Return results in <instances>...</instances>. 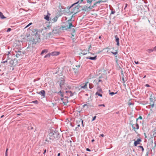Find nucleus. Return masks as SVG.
Masks as SVG:
<instances>
[{"label": "nucleus", "instance_id": "obj_39", "mask_svg": "<svg viewBox=\"0 0 156 156\" xmlns=\"http://www.w3.org/2000/svg\"><path fill=\"white\" fill-rule=\"evenodd\" d=\"M139 147H140V148H141V149H142V151H144V148H143V147L142 146H139Z\"/></svg>", "mask_w": 156, "mask_h": 156}, {"label": "nucleus", "instance_id": "obj_54", "mask_svg": "<svg viewBox=\"0 0 156 156\" xmlns=\"http://www.w3.org/2000/svg\"><path fill=\"white\" fill-rule=\"evenodd\" d=\"M145 86L146 87H150V86L149 84H147L145 85Z\"/></svg>", "mask_w": 156, "mask_h": 156}, {"label": "nucleus", "instance_id": "obj_18", "mask_svg": "<svg viewBox=\"0 0 156 156\" xmlns=\"http://www.w3.org/2000/svg\"><path fill=\"white\" fill-rule=\"evenodd\" d=\"M0 17L1 19H4L6 18L3 15V13L1 12H0Z\"/></svg>", "mask_w": 156, "mask_h": 156}, {"label": "nucleus", "instance_id": "obj_47", "mask_svg": "<svg viewBox=\"0 0 156 156\" xmlns=\"http://www.w3.org/2000/svg\"><path fill=\"white\" fill-rule=\"evenodd\" d=\"M122 80L123 83H125V81L124 80V77L122 78Z\"/></svg>", "mask_w": 156, "mask_h": 156}, {"label": "nucleus", "instance_id": "obj_41", "mask_svg": "<svg viewBox=\"0 0 156 156\" xmlns=\"http://www.w3.org/2000/svg\"><path fill=\"white\" fill-rule=\"evenodd\" d=\"M7 61H8V59H7L5 61H4L2 62V63H3V64L5 63H7Z\"/></svg>", "mask_w": 156, "mask_h": 156}, {"label": "nucleus", "instance_id": "obj_17", "mask_svg": "<svg viewBox=\"0 0 156 156\" xmlns=\"http://www.w3.org/2000/svg\"><path fill=\"white\" fill-rule=\"evenodd\" d=\"M149 100L150 102H155V101H156V99H155V98H149Z\"/></svg>", "mask_w": 156, "mask_h": 156}, {"label": "nucleus", "instance_id": "obj_19", "mask_svg": "<svg viewBox=\"0 0 156 156\" xmlns=\"http://www.w3.org/2000/svg\"><path fill=\"white\" fill-rule=\"evenodd\" d=\"M88 82L85 83L83 86H81V88L86 89L87 88V86Z\"/></svg>", "mask_w": 156, "mask_h": 156}, {"label": "nucleus", "instance_id": "obj_20", "mask_svg": "<svg viewBox=\"0 0 156 156\" xmlns=\"http://www.w3.org/2000/svg\"><path fill=\"white\" fill-rule=\"evenodd\" d=\"M48 51V50L47 49H44L41 52V55H43L44 53H47Z\"/></svg>", "mask_w": 156, "mask_h": 156}, {"label": "nucleus", "instance_id": "obj_40", "mask_svg": "<svg viewBox=\"0 0 156 156\" xmlns=\"http://www.w3.org/2000/svg\"><path fill=\"white\" fill-rule=\"evenodd\" d=\"M32 24V23H30L28 25H27L25 27V28L28 27H29L30 25L31 24Z\"/></svg>", "mask_w": 156, "mask_h": 156}, {"label": "nucleus", "instance_id": "obj_53", "mask_svg": "<svg viewBox=\"0 0 156 156\" xmlns=\"http://www.w3.org/2000/svg\"><path fill=\"white\" fill-rule=\"evenodd\" d=\"M13 61L12 60L10 62V64H13Z\"/></svg>", "mask_w": 156, "mask_h": 156}, {"label": "nucleus", "instance_id": "obj_43", "mask_svg": "<svg viewBox=\"0 0 156 156\" xmlns=\"http://www.w3.org/2000/svg\"><path fill=\"white\" fill-rule=\"evenodd\" d=\"M115 12V10L114 11H111V14H114Z\"/></svg>", "mask_w": 156, "mask_h": 156}, {"label": "nucleus", "instance_id": "obj_38", "mask_svg": "<svg viewBox=\"0 0 156 156\" xmlns=\"http://www.w3.org/2000/svg\"><path fill=\"white\" fill-rule=\"evenodd\" d=\"M98 106H99V107H101V106L105 107V105L104 104H100L98 105Z\"/></svg>", "mask_w": 156, "mask_h": 156}, {"label": "nucleus", "instance_id": "obj_6", "mask_svg": "<svg viewBox=\"0 0 156 156\" xmlns=\"http://www.w3.org/2000/svg\"><path fill=\"white\" fill-rule=\"evenodd\" d=\"M92 106V104L90 103V104L89 103H88L87 102V104L84 105H83V108H85L86 106L87 107V108H90L91 106Z\"/></svg>", "mask_w": 156, "mask_h": 156}, {"label": "nucleus", "instance_id": "obj_16", "mask_svg": "<svg viewBox=\"0 0 156 156\" xmlns=\"http://www.w3.org/2000/svg\"><path fill=\"white\" fill-rule=\"evenodd\" d=\"M59 53L58 52L54 51L51 53V55L52 56L57 55H59Z\"/></svg>", "mask_w": 156, "mask_h": 156}, {"label": "nucleus", "instance_id": "obj_46", "mask_svg": "<svg viewBox=\"0 0 156 156\" xmlns=\"http://www.w3.org/2000/svg\"><path fill=\"white\" fill-rule=\"evenodd\" d=\"M101 2H103V1H98V2H97V4H99Z\"/></svg>", "mask_w": 156, "mask_h": 156}, {"label": "nucleus", "instance_id": "obj_52", "mask_svg": "<svg viewBox=\"0 0 156 156\" xmlns=\"http://www.w3.org/2000/svg\"><path fill=\"white\" fill-rule=\"evenodd\" d=\"M86 151H91L88 148L86 149Z\"/></svg>", "mask_w": 156, "mask_h": 156}, {"label": "nucleus", "instance_id": "obj_15", "mask_svg": "<svg viewBox=\"0 0 156 156\" xmlns=\"http://www.w3.org/2000/svg\"><path fill=\"white\" fill-rule=\"evenodd\" d=\"M50 15V14L48 12L47 15L46 16H45L44 17V18L47 20L49 21V16Z\"/></svg>", "mask_w": 156, "mask_h": 156}, {"label": "nucleus", "instance_id": "obj_23", "mask_svg": "<svg viewBox=\"0 0 156 156\" xmlns=\"http://www.w3.org/2000/svg\"><path fill=\"white\" fill-rule=\"evenodd\" d=\"M102 93H99V92H96L95 94L97 95L98 96L102 97Z\"/></svg>", "mask_w": 156, "mask_h": 156}, {"label": "nucleus", "instance_id": "obj_55", "mask_svg": "<svg viewBox=\"0 0 156 156\" xmlns=\"http://www.w3.org/2000/svg\"><path fill=\"white\" fill-rule=\"evenodd\" d=\"M46 149H45V150H44V152H43V154H44L46 152Z\"/></svg>", "mask_w": 156, "mask_h": 156}, {"label": "nucleus", "instance_id": "obj_57", "mask_svg": "<svg viewBox=\"0 0 156 156\" xmlns=\"http://www.w3.org/2000/svg\"><path fill=\"white\" fill-rule=\"evenodd\" d=\"M88 53H90V54L92 55H94V53H90V52H89V51L88 52Z\"/></svg>", "mask_w": 156, "mask_h": 156}, {"label": "nucleus", "instance_id": "obj_14", "mask_svg": "<svg viewBox=\"0 0 156 156\" xmlns=\"http://www.w3.org/2000/svg\"><path fill=\"white\" fill-rule=\"evenodd\" d=\"M97 2H96L94 3V5L92 6H91V5H90L89 8H90V9H91L92 8L95 7L97 6Z\"/></svg>", "mask_w": 156, "mask_h": 156}, {"label": "nucleus", "instance_id": "obj_60", "mask_svg": "<svg viewBox=\"0 0 156 156\" xmlns=\"http://www.w3.org/2000/svg\"><path fill=\"white\" fill-rule=\"evenodd\" d=\"M60 153H58L57 155V156H60Z\"/></svg>", "mask_w": 156, "mask_h": 156}, {"label": "nucleus", "instance_id": "obj_24", "mask_svg": "<svg viewBox=\"0 0 156 156\" xmlns=\"http://www.w3.org/2000/svg\"><path fill=\"white\" fill-rule=\"evenodd\" d=\"M51 55V53H49L44 56V58H49L50 56Z\"/></svg>", "mask_w": 156, "mask_h": 156}, {"label": "nucleus", "instance_id": "obj_45", "mask_svg": "<svg viewBox=\"0 0 156 156\" xmlns=\"http://www.w3.org/2000/svg\"><path fill=\"white\" fill-rule=\"evenodd\" d=\"M56 31V30H53V31H52L53 33L56 34V32H55V31Z\"/></svg>", "mask_w": 156, "mask_h": 156}, {"label": "nucleus", "instance_id": "obj_33", "mask_svg": "<svg viewBox=\"0 0 156 156\" xmlns=\"http://www.w3.org/2000/svg\"><path fill=\"white\" fill-rule=\"evenodd\" d=\"M96 92L103 93V91L101 89H100L98 90Z\"/></svg>", "mask_w": 156, "mask_h": 156}, {"label": "nucleus", "instance_id": "obj_59", "mask_svg": "<svg viewBox=\"0 0 156 156\" xmlns=\"http://www.w3.org/2000/svg\"><path fill=\"white\" fill-rule=\"evenodd\" d=\"M102 81L101 80H98V82H101Z\"/></svg>", "mask_w": 156, "mask_h": 156}, {"label": "nucleus", "instance_id": "obj_26", "mask_svg": "<svg viewBox=\"0 0 156 156\" xmlns=\"http://www.w3.org/2000/svg\"><path fill=\"white\" fill-rule=\"evenodd\" d=\"M59 95H60L62 97L63 96V93L60 91L58 93V94Z\"/></svg>", "mask_w": 156, "mask_h": 156}, {"label": "nucleus", "instance_id": "obj_2", "mask_svg": "<svg viewBox=\"0 0 156 156\" xmlns=\"http://www.w3.org/2000/svg\"><path fill=\"white\" fill-rule=\"evenodd\" d=\"M36 44L35 40L33 38H31L28 42V46L27 48V51H31L33 49L34 46Z\"/></svg>", "mask_w": 156, "mask_h": 156}, {"label": "nucleus", "instance_id": "obj_49", "mask_svg": "<svg viewBox=\"0 0 156 156\" xmlns=\"http://www.w3.org/2000/svg\"><path fill=\"white\" fill-rule=\"evenodd\" d=\"M78 130H79V128H78L77 127H76L75 129V130H76V131H78Z\"/></svg>", "mask_w": 156, "mask_h": 156}, {"label": "nucleus", "instance_id": "obj_50", "mask_svg": "<svg viewBox=\"0 0 156 156\" xmlns=\"http://www.w3.org/2000/svg\"><path fill=\"white\" fill-rule=\"evenodd\" d=\"M128 105H129L130 106L132 105H133V104L131 102H129L128 103Z\"/></svg>", "mask_w": 156, "mask_h": 156}, {"label": "nucleus", "instance_id": "obj_27", "mask_svg": "<svg viewBox=\"0 0 156 156\" xmlns=\"http://www.w3.org/2000/svg\"><path fill=\"white\" fill-rule=\"evenodd\" d=\"M154 102H150V105L152 108H153L154 105Z\"/></svg>", "mask_w": 156, "mask_h": 156}, {"label": "nucleus", "instance_id": "obj_9", "mask_svg": "<svg viewBox=\"0 0 156 156\" xmlns=\"http://www.w3.org/2000/svg\"><path fill=\"white\" fill-rule=\"evenodd\" d=\"M141 141V140L140 139H138L136 141H135L134 142V146H136L137 144H140V142Z\"/></svg>", "mask_w": 156, "mask_h": 156}, {"label": "nucleus", "instance_id": "obj_12", "mask_svg": "<svg viewBox=\"0 0 156 156\" xmlns=\"http://www.w3.org/2000/svg\"><path fill=\"white\" fill-rule=\"evenodd\" d=\"M97 55H96L94 57H87L86 58L87 59H89L91 60H95L97 59Z\"/></svg>", "mask_w": 156, "mask_h": 156}, {"label": "nucleus", "instance_id": "obj_8", "mask_svg": "<svg viewBox=\"0 0 156 156\" xmlns=\"http://www.w3.org/2000/svg\"><path fill=\"white\" fill-rule=\"evenodd\" d=\"M115 41L117 42V46H119V38L118 37L117 35L115 36Z\"/></svg>", "mask_w": 156, "mask_h": 156}, {"label": "nucleus", "instance_id": "obj_1", "mask_svg": "<svg viewBox=\"0 0 156 156\" xmlns=\"http://www.w3.org/2000/svg\"><path fill=\"white\" fill-rule=\"evenodd\" d=\"M59 136V133L58 131H51L49 133L48 137L49 140H53L55 139H58Z\"/></svg>", "mask_w": 156, "mask_h": 156}, {"label": "nucleus", "instance_id": "obj_30", "mask_svg": "<svg viewBox=\"0 0 156 156\" xmlns=\"http://www.w3.org/2000/svg\"><path fill=\"white\" fill-rule=\"evenodd\" d=\"M83 120H82L81 119H80V120H79V123H81L82 124V126L83 127H84V125L83 124Z\"/></svg>", "mask_w": 156, "mask_h": 156}, {"label": "nucleus", "instance_id": "obj_35", "mask_svg": "<svg viewBox=\"0 0 156 156\" xmlns=\"http://www.w3.org/2000/svg\"><path fill=\"white\" fill-rule=\"evenodd\" d=\"M142 119V117L141 116H140L139 118H137L136 119V122H137V121L139 119Z\"/></svg>", "mask_w": 156, "mask_h": 156}, {"label": "nucleus", "instance_id": "obj_64", "mask_svg": "<svg viewBox=\"0 0 156 156\" xmlns=\"http://www.w3.org/2000/svg\"><path fill=\"white\" fill-rule=\"evenodd\" d=\"M96 82V84H97V85H98V82H97H97Z\"/></svg>", "mask_w": 156, "mask_h": 156}, {"label": "nucleus", "instance_id": "obj_13", "mask_svg": "<svg viewBox=\"0 0 156 156\" xmlns=\"http://www.w3.org/2000/svg\"><path fill=\"white\" fill-rule=\"evenodd\" d=\"M89 6L88 7V6H87L86 5H85L84 6L83 8L82 9V10L83 11H87L88 9H90V8H89Z\"/></svg>", "mask_w": 156, "mask_h": 156}, {"label": "nucleus", "instance_id": "obj_62", "mask_svg": "<svg viewBox=\"0 0 156 156\" xmlns=\"http://www.w3.org/2000/svg\"><path fill=\"white\" fill-rule=\"evenodd\" d=\"M94 139H93V140H91V142H94Z\"/></svg>", "mask_w": 156, "mask_h": 156}, {"label": "nucleus", "instance_id": "obj_29", "mask_svg": "<svg viewBox=\"0 0 156 156\" xmlns=\"http://www.w3.org/2000/svg\"><path fill=\"white\" fill-rule=\"evenodd\" d=\"M93 85L92 84L90 83L89 84V87L90 89H92L93 87Z\"/></svg>", "mask_w": 156, "mask_h": 156}, {"label": "nucleus", "instance_id": "obj_42", "mask_svg": "<svg viewBox=\"0 0 156 156\" xmlns=\"http://www.w3.org/2000/svg\"><path fill=\"white\" fill-rule=\"evenodd\" d=\"M11 30V29L10 28H8L7 29L6 31L8 32H10Z\"/></svg>", "mask_w": 156, "mask_h": 156}, {"label": "nucleus", "instance_id": "obj_48", "mask_svg": "<svg viewBox=\"0 0 156 156\" xmlns=\"http://www.w3.org/2000/svg\"><path fill=\"white\" fill-rule=\"evenodd\" d=\"M127 5H128V4H127L126 3V4H125V7H124V9H126V7L127 6Z\"/></svg>", "mask_w": 156, "mask_h": 156}, {"label": "nucleus", "instance_id": "obj_21", "mask_svg": "<svg viewBox=\"0 0 156 156\" xmlns=\"http://www.w3.org/2000/svg\"><path fill=\"white\" fill-rule=\"evenodd\" d=\"M150 98H154L155 97L154 94L152 92H150Z\"/></svg>", "mask_w": 156, "mask_h": 156}, {"label": "nucleus", "instance_id": "obj_7", "mask_svg": "<svg viewBox=\"0 0 156 156\" xmlns=\"http://www.w3.org/2000/svg\"><path fill=\"white\" fill-rule=\"evenodd\" d=\"M38 94L41 95L42 97H44L45 96V92L44 90H41L40 92L38 93Z\"/></svg>", "mask_w": 156, "mask_h": 156}, {"label": "nucleus", "instance_id": "obj_3", "mask_svg": "<svg viewBox=\"0 0 156 156\" xmlns=\"http://www.w3.org/2000/svg\"><path fill=\"white\" fill-rule=\"evenodd\" d=\"M70 20L71 19L67 21L66 22L65 25L62 26L61 28V29L62 30H68L69 29H70L71 27H75L73 25L72 23L70 22Z\"/></svg>", "mask_w": 156, "mask_h": 156}, {"label": "nucleus", "instance_id": "obj_4", "mask_svg": "<svg viewBox=\"0 0 156 156\" xmlns=\"http://www.w3.org/2000/svg\"><path fill=\"white\" fill-rule=\"evenodd\" d=\"M130 124L133 129L134 131H135L136 129H139V126L137 123V122H136V124H133V123H132V122H131Z\"/></svg>", "mask_w": 156, "mask_h": 156}, {"label": "nucleus", "instance_id": "obj_58", "mask_svg": "<svg viewBox=\"0 0 156 156\" xmlns=\"http://www.w3.org/2000/svg\"><path fill=\"white\" fill-rule=\"evenodd\" d=\"M100 136L102 137H104V135L103 134H102L100 135Z\"/></svg>", "mask_w": 156, "mask_h": 156}, {"label": "nucleus", "instance_id": "obj_34", "mask_svg": "<svg viewBox=\"0 0 156 156\" xmlns=\"http://www.w3.org/2000/svg\"><path fill=\"white\" fill-rule=\"evenodd\" d=\"M72 34H73L75 32V30L74 28L72 29Z\"/></svg>", "mask_w": 156, "mask_h": 156}, {"label": "nucleus", "instance_id": "obj_32", "mask_svg": "<svg viewBox=\"0 0 156 156\" xmlns=\"http://www.w3.org/2000/svg\"><path fill=\"white\" fill-rule=\"evenodd\" d=\"M32 103L35 104H37L38 103V101L37 100H35L33 101Z\"/></svg>", "mask_w": 156, "mask_h": 156}, {"label": "nucleus", "instance_id": "obj_56", "mask_svg": "<svg viewBox=\"0 0 156 156\" xmlns=\"http://www.w3.org/2000/svg\"><path fill=\"white\" fill-rule=\"evenodd\" d=\"M135 62L136 64H138L139 63V62L138 61H137L136 62L135 61Z\"/></svg>", "mask_w": 156, "mask_h": 156}, {"label": "nucleus", "instance_id": "obj_63", "mask_svg": "<svg viewBox=\"0 0 156 156\" xmlns=\"http://www.w3.org/2000/svg\"><path fill=\"white\" fill-rule=\"evenodd\" d=\"M148 156V152H147V154L146 155V156Z\"/></svg>", "mask_w": 156, "mask_h": 156}, {"label": "nucleus", "instance_id": "obj_37", "mask_svg": "<svg viewBox=\"0 0 156 156\" xmlns=\"http://www.w3.org/2000/svg\"><path fill=\"white\" fill-rule=\"evenodd\" d=\"M8 150V149H7L5 152V156H8V154H7V151Z\"/></svg>", "mask_w": 156, "mask_h": 156}, {"label": "nucleus", "instance_id": "obj_31", "mask_svg": "<svg viewBox=\"0 0 156 156\" xmlns=\"http://www.w3.org/2000/svg\"><path fill=\"white\" fill-rule=\"evenodd\" d=\"M117 93V92H116V93H115L114 92H111L109 93L112 96H113V95H114L115 94H116Z\"/></svg>", "mask_w": 156, "mask_h": 156}, {"label": "nucleus", "instance_id": "obj_61", "mask_svg": "<svg viewBox=\"0 0 156 156\" xmlns=\"http://www.w3.org/2000/svg\"><path fill=\"white\" fill-rule=\"evenodd\" d=\"M80 126V124H78L77 125V127L78 128Z\"/></svg>", "mask_w": 156, "mask_h": 156}, {"label": "nucleus", "instance_id": "obj_28", "mask_svg": "<svg viewBox=\"0 0 156 156\" xmlns=\"http://www.w3.org/2000/svg\"><path fill=\"white\" fill-rule=\"evenodd\" d=\"M147 51H148V52L150 53L153 52V50L152 49H150L147 50Z\"/></svg>", "mask_w": 156, "mask_h": 156}, {"label": "nucleus", "instance_id": "obj_5", "mask_svg": "<svg viewBox=\"0 0 156 156\" xmlns=\"http://www.w3.org/2000/svg\"><path fill=\"white\" fill-rule=\"evenodd\" d=\"M16 56L17 58H19L20 56H22L24 55V53L21 51H16Z\"/></svg>", "mask_w": 156, "mask_h": 156}, {"label": "nucleus", "instance_id": "obj_10", "mask_svg": "<svg viewBox=\"0 0 156 156\" xmlns=\"http://www.w3.org/2000/svg\"><path fill=\"white\" fill-rule=\"evenodd\" d=\"M89 50L87 51V50H84L82 51V52L80 54V55H81V54H82L83 55H86L87 54Z\"/></svg>", "mask_w": 156, "mask_h": 156}, {"label": "nucleus", "instance_id": "obj_22", "mask_svg": "<svg viewBox=\"0 0 156 156\" xmlns=\"http://www.w3.org/2000/svg\"><path fill=\"white\" fill-rule=\"evenodd\" d=\"M64 83V81L63 80H61V81H60V82L59 83V85L60 86V87H62V85H63Z\"/></svg>", "mask_w": 156, "mask_h": 156}, {"label": "nucleus", "instance_id": "obj_11", "mask_svg": "<svg viewBox=\"0 0 156 156\" xmlns=\"http://www.w3.org/2000/svg\"><path fill=\"white\" fill-rule=\"evenodd\" d=\"M66 93H67V94L69 96V97H72L73 95V93H72L70 91H66Z\"/></svg>", "mask_w": 156, "mask_h": 156}, {"label": "nucleus", "instance_id": "obj_44", "mask_svg": "<svg viewBox=\"0 0 156 156\" xmlns=\"http://www.w3.org/2000/svg\"><path fill=\"white\" fill-rule=\"evenodd\" d=\"M96 116H95L94 117H93V119H92V121H93L94 120H95V119H96Z\"/></svg>", "mask_w": 156, "mask_h": 156}, {"label": "nucleus", "instance_id": "obj_51", "mask_svg": "<svg viewBox=\"0 0 156 156\" xmlns=\"http://www.w3.org/2000/svg\"><path fill=\"white\" fill-rule=\"evenodd\" d=\"M153 50V51H156V46L154 48Z\"/></svg>", "mask_w": 156, "mask_h": 156}, {"label": "nucleus", "instance_id": "obj_36", "mask_svg": "<svg viewBox=\"0 0 156 156\" xmlns=\"http://www.w3.org/2000/svg\"><path fill=\"white\" fill-rule=\"evenodd\" d=\"M111 52L114 55H116L117 54V51H116L115 52Z\"/></svg>", "mask_w": 156, "mask_h": 156}, {"label": "nucleus", "instance_id": "obj_25", "mask_svg": "<svg viewBox=\"0 0 156 156\" xmlns=\"http://www.w3.org/2000/svg\"><path fill=\"white\" fill-rule=\"evenodd\" d=\"M57 19L58 17L57 16H55L54 18H53L52 20L54 22H55L57 21Z\"/></svg>", "mask_w": 156, "mask_h": 156}]
</instances>
